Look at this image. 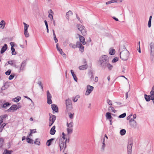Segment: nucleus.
I'll return each instance as SVG.
<instances>
[{
	"label": "nucleus",
	"mask_w": 154,
	"mask_h": 154,
	"mask_svg": "<svg viewBox=\"0 0 154 154\" xmlns=\"http://www.w3.org/2000/svg\"><path fill=\"white\" fill-rule=\"evenodd\" d=\"M132 145L131 144L130 145H128L127 147L128 148V154H131V149Z\"/></svg>",
	"instance_id": "f3484780"
},
{
	"label": "nucleus",
	"mask_w": 154,
	"mask_h": 154,
	"mask_svg": "<svg viewBox=\"0 0 154 154\" xmlns=\"http://www.w3.org/2000/svg\"><path fill=\"white\" fill-rule=\"evenodd\" d=\"M73 13L72 11H69L66 14V17L69 20V17H71Z\"/></svg>",
	"instance_id": "4468645a"
},
{
	"label": "nucleus",
	"mask_w": 154,
	"mask_h": 154,
	"mask_svg": "<svg viewBox=\"0 0 154 154\" xmlns=\"http://www.w3.org/2000/svg\"><path fill=\"white\" fill-rule=\"evenodd\" d=\"M80 51L82 52H83L84 51V47L82 45L81 46L80 48H79Z\"/></svg>",
	"instance_id": "de8ad7c7"
},
{
	"label": "nucleus",
	"mask_w": 154,
	"mask_h": 154,
	"mask_svg": "<svg viewBox=\"0 0 154 154\" xmlns=\"http://www.w3.org/2000/svg\"><path fill=\"white\" fill-rule=\"evenodd\" d=\"M54 140V139L51 138L47 140L46 144L48 146H49L51 145V143L52 141Z\"/></svg>",
	"instance_id": "393cba45"
},
{
	"label": "nucleus",
	"mask_w": 154,
	"mask_h": 154,
	"mask_svg": "<svg viewBox=\"0 0 154 154\" xmlns=\"http://www.w3.org/2000/svg\"><path fill=\"white\" fill-rule=\"evenodd\" d=\"M26 63L25 61H23L21 63L20 69V71L23 70L26 65Z\"/></svg>",
	"instance_id": "2eb2a0df"
},
{
	"label": "nucleus",
	"mask_w": 154,
	"mask_h": 154,
	"mask_svg": "<svg viewBox=\"0 0 154 154\" xmlns=\"http://www.w3.org/2000/svg\"><path fill=\"white\" fill-rule=\"evenodd\" d=\"M49 126H51L53 124L56 119V117L55 116L51 114H49Z\"/></svg>",
	"instance_id": "39448f33"
},
{
	"label": "nucleus",
	"mask_w": 154,
	"mask_h": 154,
	"mask_svg": "<svg viewBox=\"0 0 154 154\" xmlns=\"http://www.w3.org/2000/svg\"><path fill=\"white\" fill-rule=\"evenodd\" d=\"M119 60L118 57H115L112 60V62L113 63H115L117 61Z\"/></svg>",
	"instance_id": "4c0bfd02"
},
{
	"label": "nucleus",
	"mask_w": 154,
	"mask_h": 154,
	"mask_svg": "<svg viewBox=\"0 0 154 154\" xmlns=\"http://www.w3.org/2000/svg\"><path fill=\"white\" fill-rule=\"evenodd\" d=\"M11 105V104L10 103L8 102H6L2 106V108H6V107L9 106Z\"/></svg>",
	"instance_id": "b1692460"
},
{
	"label": "nucleus",
	"mask_w": 154,
	"mask_h": 154,
	"mask_svg": "<svg viewBox=\"0 0 154 154\" xmlns=\"http://www.w3.org/2000/svg\"><path fill=\"white\" fill-rule=\"evenodd\" d=\"M120 57L123 60H128L129 55L128 51L126 50H124L120 52Z\"/></svg>",
	"instance_id": "f03ea898"
},
{
	"label": "nucleus",
	"mask_w": 154,
	"mask_h": 154,
	"mask_svg": "<svg viewBox=\"0 0 154 154\" xmlns=\"http://www.w3.org/2000/svg\"><path fill=\"white\" fill-rule=\"evenodd\" d=\"M69 118L71 119H72L73 118V116L74 115V113H69Z\"/></svg>",
	"instance_id": "37998d69"
},
{
	"label": "nucleus",
	"mask_w": 154,
	"mask_h": 154,
	"mask_svg": "<svg viewBox=\"0 0 154 154\" xmlns=\"http://www.w3.org/2000/svg\"><path fill=\"white\" fill-rule=\"evenodd\" d=\"M7 117V115H6L0 116V125L3 122L4 119L6 118Z\"/></svg>",
	"instance_id": "6ab92c4d"
},
{
	"label": "nucleus",
	"mask_w": 154,
	"mask_h": 154,
	"mask_svg": "<svg viewBox=\"0 0 154 154\" xmlns=\"http://www.w3.org/2000/svg\"><path fill=\"white\" fill-rule=\"evenodd\" d=\"M44 22H45V26H46V27L47 28V27H48V26L47 21L46 20H45Z\"/></svg>",
	"instance_id": "052dcab7"
},
{
	"label": "nucleus",
	"mask_w": 154,
	"mask_h": 154,
	"mask_svg": "<svg viewBox=\"0 0 154 154\" xmlns=\"http://www.w3.org/2000/svg\"><path fill=\"white\" fill-rule=\"evenodd\" d=\"M90 74H91V78L92 79H94V76H93V73H92V72H90Z\"/></svg>",
	"instance_id": "0e129e2a"
},
{
	"label": "nucleus",
	"mask_w": 154,
	"mask_h": 154,
	"mask_svg": "<svg viewBox=\"0 0 154 154\" xmlns=\"http://www.w3.org/2000/svg\"><path fill=\"white\" fill-rule=\"evenodd\" d=\"M145 98L146 100L147 101H149L151 99L150 96H148L146 94L145 95Z\"/></svg>",
	"instance_id": "cd10ccee"
},
{
	"label": "nucleus",
	"mask_w": 154,
	"mask_h": 154,
	"mask_svg": "<svg viewBox=\"0 0 154 154\" xmlns=\"http://www.w3.org/2000/svg\"><path fill=\"white\" fill-rule=\"evenodd\" d=\"M132 116V115H130L127 118V120H130V118L131 117V116Z\"/></svg>",
	"instance_id": "69168bd1"
},
{
	"label": "nucleus",
	"mask_w": 154,
	"mask_h": 154,
	"mask_svg": "<svg viewBox=\"0 0 154 154\" xmlns=\"http://www.w3.org/2000/svg\"><path fill=\"white\" fill-rule=\"evenodd\" d=\"M5 22L4 20H2L0 23V28L3 29L5 27Z\"/></svg>",
	"instance_id": "4be33fe9"
},
{
	"label": "nucleus",
	"mask_w": 154,
	"mask_h": 154,
	"mask_svg": "<svg viewBox=\"0 0 154 154\" xmlns=\"http://www.w3.org/2000/svg\"><path fill=\"white\" fill-rule=\"evenodd\" d=\"M48 17L50 18L51 20H52L53 19V16L52 14H49L48 15Z\"/></svg>",
	"instance_id": "864d4df0"
},
{
	"label": "nucleus",
	"mask_w": 154,
	"mask_h": 154,
	"mask_svg": "<svg viewBox=\"0 0 154 154\" xmlns=\"http://www.w3.org/2000/svg\"><path fill=\"white\" fill-rule=\"evenodd\" d=\"M20 107V106H17L16 105H12L8 110V111H9L10 110H11L13 112H14L16 111L18 109H19Z\"/></svg>",
	"instance_id": "6e6552de"
},
{
	"label": "nucleus",
	"mask_w": 154,
	"mask_h": 154,
	"mask_svg": "<svg viewBox=\"0 0 154 154\" xmlns=\"http://www.w3.org/2000/svg\"><path fill=\"white\" fill-rule=\"evenodd\" d=\"M51 108L53 110V112L54 111L55 112H58V109L57 106L55 104L51 105Z\"/></svg>",
	"instance_id": "f8f14e48"
},
{
	"label": "nucleus",
	"mask_w": 154,
	"mask_h": 154,
	"mask_svg": "<svg viewBox=\"0 0 154 154\" xmlns=\"http://www.w3.org/2000/svg\"><path fill=\"white\" fill-rule=\"evenodd\" d=\"M23 23L24 25V31H27V29L29 27V25L25 23Z\"/></svg>",
	"instance_id": "bb28decb"
},
{
	"label": "nucleus",
	"mask_w": 154,
	"mask_h": 154,
	"mask_svg": "<svg viewBox=\"0 0 154 154\" xmlns=\"http://www.w3.org/2000/svg\"><path fill=\"white\" fill-rule=\"evenodd\" d=\"M61 54V55L63 56V57H66V55L62 51V49H60L59 51H58Z\"/></svg>",
	"instance_id": "c756f323"
},
{
	"label": "nucleus",
	"mask_w": 154,
	"mask_h": 154,
	"mask_svg": "<svg viewBox=\"0 0 154 154\" xmlns=\"http://www.w3.org/2000/svg\"><path fill=\"white\" fill-rule=\"evenodd\" d=\"M12 152V150H8L5 149L4 150L2 154H11Z\"/></svg>",
	"instance_id": "412c9836"
},
{
	"label": "nucleus",
	"mask_w": 154,
	"mask_h": 154,
	"mask_svg": "<svg viewBox=\"0 0 154 154\" xmlns=\"http://www.w3.org/2000/svg\"><path fill=\"white\" fill-rule=\"evenodd\" d=\"M21 97H17L15 98L14 100L15 102H17L21 99Z\"/></svg>",
	"instance_id": "58836bf2"
},
{
	"label": "nucleus",
	"mask_w": 154,
	"mask_h": 154,
	"mask_svg": "<svg viewBox=\"0 0 154 154\" xmlns=\"http://www.w3.org/2000/svg\"><path fill=\"white\" fill-rule=\"evenodd\" d=\"M78 35L79 38V40L80 42L82 43L83 45H85L86 44V42L85 41L84 37L79 34H78Z\"/></svg>",
	"instance_id": "9b49d317"
},
{
	"label": "nucleus",
	"mask_w": 154,
	"mask_h": 154,
	"mask_svg": "<svg viewBox=\"0 0 154 154\" xmlns=\"http://www.w3.org/2000/svg\"><path fill=\"white\" fill-rule=\"evenodd\" d=\"M66 103L67 109H68L69 108L71 107V101L70 100H66Z\"/></svg>",
	"instance_id": "ddd939ff"
},
{
	"label": "nucleus",
	"mask_w": 154,
	"mask_h": 154,
	"mask_svg": "<svg viewBox=\"0 0 154 154\" xmlns=\"http://www.w3.org/2000/svg\"><path fill=\"white\" fill-rule=\"evenodd\" d=\"M14 77V76L13 75H11L9 77V80H11L12 79H13Z\"/></svg>",
	"instance_id": "6e6d98bb"
},
{
	"label": "nucleus",
	"mask_w": 154,
	"mask_h": 154,
	"mask_svg": "<svg viewBox=\"0 0 154 154\" xmlns=\"http://www.w3.org/2000/svg\"><path fill=\"white\" fill-rule=\"evenodd\" d=\"M11 72V71L10 70H8L5 72V74L7 75H9Z\"/></svg>",
	"instance_id": "603ef678"
},
{
	"label": "nucleus",
	"mask_w": 154,
	"mask_h": 154,
	"mask_svg": "<svg viewBox=\"0 0 154 154\" xmlns=\"http://www.w3.org/2000/svg\"><path fill=\"white\" fill-rule=\"evenodd\" d=\"M37 145H39L40 143V142L38 139H36L34 142Z\"/></svg>",
	"instance_id": "49530a36"
},
{
	"label": "nucleus",
	"mask_w": 154,
	"mask_h": 154,
	"mask_svg": "<svg viewBox=\"0 0 154 154\" xmlns=\"http://www.w3.org/2000/svg\"><path fill=\"white\" fill-rule=\"evenodd\" d=\"M125 133H126V131L124 129H122L120 131V133L122 135H123L125 134Z\"/></svg>",
	"instance_id": "72a5a7b5"
},
{
	"label": "nucleus",
	"mask_w": 154,
	"mask_h": 154,
	"mask_svg": "<svg viewBox=\"0 0 154 154\" xmlns=\"http://www.w3.org/2000/svg\"><path fill=\"white\" fill-rule=\"evenodd\" d=\"M109 57L106 55H103L100 58V62L101 65H102L104 63H106L109 61Z\"/></svg>",
	"instance_id": "7ed1b4c3"
},
{
	"label": "nucleus",
	"mask_w": 154,
	"mask_h": 154,
	"mask_svg": "<svg viewBox=\"0 0 154 154\" xmlns=\"http://www.w3.org/2000/svg\"><path fill=\"white\" fill-rule=\"evenodd\" d=\"M4 140L3 138H0V148L1 147L3 144Z\"/></svg>",
	"instance_id": "2f4dec72"
},
{
	"label": "nucleus",
	"mask_w": 154,
	"mask_h": 154,
	"mask_svg": "<svg viewBox=\"0 0 154 154\" xmlns=\"http://www.w3.org/2000/svg\"><path fill=\"white\" fill-rule=\"evenodd\" d=\"M94 88L89 85H88L87 87V90L85 94L86 95H89L93 90Z\"/></svg>",
	"instance_id": "423d86ee"
},
{
	"label": "nucleus",
	"mask_w": 154,
	"mask_h": 154,
	"mask_svg": "<svg viewBox=\"0 0 154 154\" xmlns=\"http://www.w3.org/2000/svg\"><path fill=\"white\" fill-rule=\"evenodd\" d=\"M67 127H68V128H72V127L73 126V123L72 122H71L69 124L67 123Z\"/></svg>",
	"instance_id": "473e14b6"
},
{
	"label": "nucleus",
	"mask_w": 154,
	"mask_h": 154,
	"mask_svg": "<svg viewBox=\"0 0 154 154\" xmlns=\"http://www.w3.org/2000/svg\"><path fill=\"white\" fill-rule=\"evenodd\" d=\"M74 80L76 81V82H77V79L76 76V75H73L72 76Z\"/></svg>",
	"instance_id": "13d9d810"
},
{
	"label": "nucleus",
	"mask_w": 154,
	"mask_h": 154,
	"mask_svg": "<svg viewBox=\"0 0 154 154\" xmlns=\"http://www.w3.org/2000/svg\"><path fill=\"white\" fill-rule=\"evenodd\" d=\"M78 100V99H77V98L75 97L74 98V99L73 100V101L74 102H76L77 100Z\"/></svg>",
	"instance_id": "338daca9"
},
{
	"label": "nucleus",
	"mask_w": 154,
	"mask_h": 154,
	"mask_svg": "<svg viewBox=\"0 0 154 154\" xmlns=\"http://www.w3.org/2000/svg\"><path fill=\"white\" fill-rule=\"evenodd\" d=\"M69 46L73 48H76V45L72 43H71L69 44Z\"/></svg>",
	"instance_id": "c03bdc74"
},
{
	"label": "nucleus",
	"mask_w": 154,
	"mask_h": 154,
	"mask_svg": "<svg viewBox=\"0 0 154 154\" xmlns=\"http://www.w3.org/2000/svg\"><path fill=\"white\" fill-rule=\"evenodd\" d=\"M84 65H82L79 67V69L80 70H84L86 69L88 67L86 60L85 59L84 60Z\"/></svg>",
	"instance_id": "1a4fd4ad"
},
{
	"label": "nucleus",
	"mask_w": 154,
	"mask_h": 154,
	"mask_svg": "<svg viewBox=\"0 0 154 154\" xmlns=\"http://www.w3.org/2000/svg\"><path fill=\"white\" fill-rule=\"evenodd\" d=\"M129 123L131 127H135L136 126V122L132 119H130Z\"/></svg>",
	"instance_id": "9d476101"
},
{
	"label": "nucleus",
	"mask_w": 154,
	"mask_h": 154,
	"mask_svg": "<svg viewBox=\"0 0 154 154\" xmlns=\"http://www.w3.org/2000/svg\"><path fill=\"white\" fill-rule=\"evenodd\" d=\"M66 140H65V138L60 139L59 144L60 151L63 150V152H64V149L66 147Z\"/></svg>",
	"instance_id": "f257e3e1"
},
{
	"label": "nucleus",
	"mask_w": 154,
	"mask_h": 154,
	"mask_svg": "<svg viewBox=\"0 0 154 154\" xmlns=\"http://www.w3.org/2000/svg\"><path fill=\"white\" fill-rule=\"evenodd\" d=\"M54 39L55 42L57 43L58 42V40L56 38V35H54Z\"/></svg>",
	"instance_id": "3c124183"
},
{
	"label": "nucleus",
	"mask_w": 154,
	"mask_h": 154,
	"mask_svg": "<svg viewBox=\"0 0 154 154\" xmlns=\"http://www.w3.org/2000/svg\"><path fill=\"white\" fill-rule=\"evenodd\" d=\"M11 49L12 51V54L13 55H15L16 54V52L15 51V49L13 47H11Z\"/></svg>",
	"instance_id": "ea45409f"
},
{
	"label": "nucleus",
	"mask_w": 154,
	"mask_h": 154,
	"mask_svg": "<svg viewBox=\"0 0 154 154\" xmlns=\"http://www.w3.org/2000/svg\"><path fill=\"white\" fill-rule=\"evenodd\" d=\"M126 116V114L125 113H123L122 114L120 115L119 116V118H123L125 117Z\"/></svg>",
	"instance_id": "a18cd8bd"
},
{
	"label": "nucleus",
	"mask_w": 154,
	"mask_h": 154,
	"mask_svg": "<svg viewBox=\"0 0 154 154\" xmlns=\"http://www.w3.org/2000/svg\"><path fill=\"white\" fill-rule=\"evenodd\" d=\"M55 126H54L52 127L50 131V134L51 135H54L55 134L56 131V130H55Z\"/></svg>",
	"instance_id": "dca6fc26"
},
{
	"label": "nucleus",
	"mask_w": 154,
	"mask_h": 154,
	"mask_svg": "<svg viewBox=\"0 0 154 154\" xmlns=\"http://www.w3.org/2000/svg\"><path fill=\"white\" fill-rule=\"evenodd\" d=\"M77 27L83 35H85L86 34V31L84 26L81 25H77Z\"/></svg>",
	"instance_id": "20e7f679"
},
{
	"label": "nucleus",
	"mask_w": 154,
	"mask_h": 154,
	"mask_svg": "<svg viewBox=\"0 0 154 154\" xmlns=\"http://www.w3.org/2000/svg\"><path fill=\"white\" fill-rule=\"evenodd\" d=\"M11 46V47H13L14 46V42H11L10 43Z\"/></svg>",
	"instance_id": "e2e57ef3"
},
{
	"label": "nucleus",
	"mask_w": 154,
	"mask_h": 154,
	"mask_svg": "<svg viewBox=\"0 0 154 154\" xmlns=\"http://www.w3.org/2000/svg\"><path fill=\"white\" fill-rule=\"evenodd\" d=\"M105 139L104 138L103 139V145H102V149L103 150L104 149V148L105 147Z\"/></svg>",
	"instance_id": "79ce46f5"
},
{
	"label": "nucleus",
	"mask_w": 154,
	"mask_h": 154,
	"mask_svg": "<svg viewBox=\"0 0 154 154\" xmlns=\"http://www.w3.org/2000/svg\"><path fill=\"white\" fill-rule=\"evenodd\" d=\"M150 94L151 99L154 98V85L152 87V91L150 92Z\"/></svg>",
	"instance_id": "aec40b11"
},
{
	"label": "nucleus",
	"mask_w": 154,
	"mask_h": 154,
	"mask_svg": "<svg viewBox=\"0 0 154 154\" xmlns=\"http://www.w3.org/2000/svg\"><path fill=\"white\" fill-rule=\"evenodd\" d=\"M47 103L48 104H50L52 103V101L51 100L52 96L51 94H50L49 91H47Z\"/></svg>",
	"instance_id": "0eeeda50"
},
{
	"label": "nucleus",
	"mask_w": 154,
	"mask_h": 154,
	"mask_svg": "<svg viewBox=\"0 0 154 154\" xmlns=\"http://www.w3.org/2000/svg\"><path fill=\"white\" fill-rule=\"evenodd\" d=\"M106 116L107 119H110L112 117L111 115V113L109 112H107L106 114Z\"/></svg>",
	"instance_id": "5701e85b"
},
{
	"label": "nucleus",
	"mask_w": 154,
	"mask_h": 154,
	"mask_svg": "<svg viewBox=\"0 0 154 154\" xmlns=\"http://www.w3.org/2000/svg\"><path fill=\"white\" fill-rule=\"evenodd\" d=\"M67 130L68 134H71L72 132V128H68L67 129Z\"/></svg>",
	"instance_id": "c9c22d12"
},
{
	"label": "nucleus",
	"mask_w": 154,
	"mask_h": 154,
	"mask_svg": "<svg viewBox=\"0 0 154 154\" xmlns=\"http://www.w3.org/2000/svg\"><path fill=\"white\" fill-rule=\"evenodd\" d=\"M98 78L97 77H96L95 78V82H97L98 81Z\"/></svg>",
	"instance_id": "680f3d73"
},
{
	"label": "nucleus",
	"mask_w": 154,
	"mask_h": 154,
	"mask_svg": "<svg viewBox=\"0 0 154 154\" xmlns=\"http://www.w3.org/2000/svg\"><path fill=\"white\" fill-rule=\"evenodd\" d=\"M76 47H77L79 48H80V47L82 46V44L79 42H77L76 44Z\"/></svg>",
	"instance_id": "a19ab883"
},
{
	"label": "nucleus",
	"mask_w": 154,
	"mask_h": 154,
	"mask_svg": "<svg viewBox=\"0 0 154 154\" xmlns=\"http://www.w3.org/2000/svg\"><path fill=\"white\" fill-rule=\"evenodd\" d=\"M109 109L110 110H111L112 111L114 112V109L113 107L112 106H110L109 107Z\"/></svg>",
	"instance_id": "bf43d9fd"
},
{
	"label": "nucleus",
	"mask_w": 154,
	"mask_h": 154,
	"mask_svg": "<svg viewBox=\"0 0 154 154\" xmlns=\"http://www.w3.org/2000/svg\"><path fill=\"white\" fill-rule=\"evenodd\" d=\"M152 16H150L149 17V20L148 21V26L149 27H150L151 26V23L152 20Z\"/></svg>",
	"instance_id": "c85d7f7f"
},
{
	"label": "nucleus",
	"mask_w": 154,
	"mask_h": 154,
	"mask_svg": "<svg viewBox=\"0 0 154 154\" xmlns=\"http://www.w3.org/2000/svg\"><path fill=\"white\" fill-rule=\"evenodd\" d=\"M7 45L6 44H5L3 46L1 50V53L2 54L7 49Z\"/></svg>",
	"instance_id": "a211bd4d"
},
{
	"label": "nucleus",
	"mask_w": 154,
	"mask_h": 154,
	"mask_svg": "<svg viewBox=\"0 0 154 154\" xmlns=\"http://www.w3.org/2000/svg\"><path fill=\"white\" fill-rule=\"evenodd\" d=\"M150 48H151V52H152V50H153V51L154 50V46L153 45L151 44L150 45Z\"/></svg>",
	"instance_id": "8fccbe9b"
},
{
	"label": "nucleus",
	"mask_w": 154,
	"mask_h": 154,
	"mask_svg": "<svg viewBox=\"0 0 154 154\" xmlns=\"http://www.w3.org/2000/svg\"><path fill=\"white\" fill-rule=\"evenodd\" d=\"M24 34L26 37H28L29 36V34L28 32V31H24Z\"/></svg>",
	"instance_id": "e433bc0d"
},
{
	"label": "nucleus",
	"mask_w": 154,
	"mask_h": 154,
	"mask_svg": "<svg viewBox=\"0 0 154 154\" xmlns=\"http://www.w3.org/2000/svg\"><path fill=\"white\" fill-rule=\"evenodd\" d=\"M115 50L114 49H110L109 54L111 55H113L115 54Z\"/></svg>",
	"instance_id": "a878e982"
},
{
	"label": "nucleus",
	"mask_w": 154,
	"mask_h": 154,
	"mask_svg": "<svg viewBox=\"0 0 154 154\" xmlns=\"http://www.w3.org/2000/svg\"><path fill=\"white\" fill-rule=\"evenodd\" d=\"M30 131L31 132V133H34L36 132V129L30 130Z\"/></svg>",
	"instance_id": "4d7b16f0"
},
{
	"label": "nucleus",
	"mask_w": 154,
	"mask_h": 154,
	"mask_svg": "<svg viewBox=\"0 0 154 154\" xmlns=\"http://www.w3.org/2000/svg\"><path fill=\"white\" fill-rule=\"evenodd\" d=\"M107 103L110 105H112V101L109 100H107Z\"/></svg>",
	"instance_id": "09e8293b"
},
{
	"label": "nucleus",
	"mask_w": 154,
	"mask_h": 154,
	"mask_svg": "<svg viewBox=\"0 0 154 154\" xmlns=\"http://www.w3.org/2000/svg\"><path fill=\"white\" fill-rule=\"evenodd\" d=\"M38 84L41 86V88L42 89H43V87L42 85V84L41 82L40 81L38 82Z\"/></svg>",
	"instance_id": "5fc2aeb1"
},
{
	"label": "nucleus",
	"mask_w": 154,
	"mask_h": 154,
	"mask_svg": "<svg viewBox=\"0 0 154 154\" xmlns=\"http://www.w3.org/2000/svg\"><path fill=\"white\" fill-rule=\"evenodd\" d=\"M27 142L30 143H33V140L32 139H31L29 137H27L26 138Z\"/></svg>",
	"instance_id": "7c9ffc66"
},
{
	"label": "nucleus",
	"mask_w": 154,
	"mask_h": 154,
	"mask_svg": "<svg viewBox=\"0 0 154 154\" xmlns=\"http://www.w3.org/2000/svg\"><path fill=\"white\" fill-rule=\"evenodd\" d=\"M106 66H107V67L109 69V70H111L113 67L112 66V65H111L109 63L107 64V65H106Z\"/></svg>",
	"instance_id": "f704fd0d"
},
{
	"label": "nucleus",
	"mask_w": 154,
	"mask_h": 154,
	"mask_svg": "<svg viewBox=\"0 0 154 154\" xmlns=\"http://www.w3.org/2000/svg\"><path fill=\"white\" fill-rule=\"evenodd\" d=\"M71 74H72V76H73V75H75L74 74V72L73 71V70H71Z\"/></svg>",
	"instance_id": "774afa93"
}]
</instances>
